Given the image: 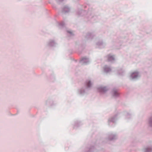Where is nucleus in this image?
I'll return each mask as SVG.
<instances>
[{
    "mask_svg": "<svg viewBox=\"0 0 152 152\" xmlns=\"http://www.w3.org/2000/svg\"><path fill=\"white\" fill-rule=\"evenodd\" d=\"M69 8L67 7H64L63 10V12H69Z\"/></svg>",
    "mask_w": 152,
    "mask_h": 152,
    "instance_id": "7",
    "label": "nucleus"
},
{
    "mask_svg": "<svg viewBox=\"0 0 152 152\" xmlns=\"http://www.w3.org/2000/svg\"><path fill=\"white\" fill-rule=\"evenodd\" d=\"M120 94V93L118 90H114L113 91V95L114 96L117 97Z\"/></svg>",
    "mask_w": 152,
    "mask_h": 152,
    "instance_id": "3",
    "label": "nucleus"
},
{
    "mask_svg": "<svg viewBox=\"0 0 152 152\" xmlns=\"http://www.w3.org/2000/svg\"><path fill=\"white\" fill-rule=\"evenodd\" d=\"M107 89L105 87H101L98 88V90L99 92L104 93L107 90Z\"/></svg>",
    "mask_w": 152,
    "mask_h": 152,
    "instance_id": "2",
    "label": "nucleus"
},
{
    "mask_svg": "<svg viewBox=\"0 0 152 152\" xmlns=\"http://www.w3.org/2000/svg\"><path fill=\"white\" fill-rule=\"evenodd\" d=\"M104 69V71L106 72H108L111 71L110 68L107 66H105Z\"/></svg>",
    "mask_w": 152,
    "mask_h": 152,
    "instance_id": "6",
    "label": "nucleus"
},
{
    "mask_svg": "<svg viewBox=\"0 0 152 152\" xmlns=\"http://www.w3.org/2000/svg\"><path fill=\"white\" fill-rule=\"evenodd\" d=\"M138 75L137 72H134L132 74L131 77L132 79L135 78L138 76Z\"/></svg>",
    "mask_w": 152,
    "mask_h": 152,
    "instance_id": "4",
    "label": "nucleus"
},
{
    "mask_svg": "<svg viewBox=\"0 0 152 152\" xmlns=\"http://www.w3.org/2000/svg\"><path fill=\"white\" fill-rule=\"evenodd\" d=\"M63 23V24H62L60 23V24L61 25L63 26L64 25V23Z\"/></svg>",
    "mask_w": 152,
    "mask_h": 152,
    "instance_id": "11",
    "label": "nucleus"
},
{
    "mask_svg": "<svg viewBox=\"0 0 152 152\" xmlns=\"http://www.w3.org/2000/svg\"><path fill=\"white\" fill-rule=\"evenodd\" d=\"M68 32H69V33H71V32H70L68 31Z\"/></svg>",
    "mask_w": 152,
    "mask_h": 152,
    "instance_id": "13",
    "label": "nucleus"
},
{
    "mask_svg": "<svg viewBox=\"0 0 152 152\" xmlns=\"http://www.w3.org/2000/svg\"><path fill=\"white\" fill-rule=\"evenodd\" d=\"M149 123L151 126H152V125H151V124H152V120H151V118L149 119Z\"/></svg>",
    "mask_w": 152,
    "mask_h": 152,
    "instance_id": "10",
    "label": "nucleus"
},
{
    "mask_svg": "<svg viewBox=\"0 0 152 152\" xmlns=\"http://www.w3.org/2000/svg\"><path fill=\"white\" fill-rule=\"evenodd\" d=\"M81 61L84 63H86L88 61V59L87 58L84 57L81 59Z\"/></svg>",
    "mask_w": 152,
    "mask_h": 152,
    "instance_id": "8",
    "label": "nucleus"
},
{
    "mask_svg": "<svg viewBox=\"0 0 152 152\" xmlns=\"http://www.w3.org/2000/svg\"><path fill=\"white\" fill-rule=\"evenodd\" d=\"M63 1V0H59V1Z\"/></svg>",
    "mask_w": 152,
    "mask_h": 152,
    "instance_id": "12",
    "label": "nucleus"
},
{
    "mask_svg": "<svg viewBox=\"0 0 152 152\" xmlns=\"http://www.w3.org/2000/svg\"><path fill=\"white\" fill-rule=\"evenodd\" d=\"M146 152H150L152 149L151 148H147L146 149Z\"/></svg>",
    "mask_w": 152,
    "mask_h": 152,
    "instance_id": "9",
    "label": "nucleus"
},
{
    "mask_svg": "<svg viewBox=\"0 0 152 152\" xmlns=\"http://www.w3.org/2000/svg\"><path fill=\"white\" fill-rule=\"evenodd\" d=\"M107 60L108 61H114L115 58L114 56L110 54H109L107 56Z\"/></svg>",
    "mask_w": 152,
    "mask_h": 152,
    "instance_id": "1",
    "label": "nucleus"
},
{
    "mask_svg": "<svg viewBox=\"0 0 152 152\" xmlns=\"http://www.w3.org/2000/svg\"><path fill=\"white\" fill-rule=\"evenodd\" d=\"M91 83L90 80H87L86 82V85L87 88H90L91 86Z\"/></svg>",
    "mask_w": 152,
    "mask_h": 152,
    "instance_id": "5",
    "label": "nucleus"
}]
</instances>
